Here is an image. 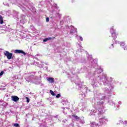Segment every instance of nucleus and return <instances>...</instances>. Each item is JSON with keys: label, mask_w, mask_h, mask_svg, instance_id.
I'll return each instance as SVG.
<instances>
[{"label": "nucleus", "mask_w": 127, "mask_h": 127, "mask_svg": "<svg viewBox=\"0 0 127 127\" xmlns=\"http://www.w3.org/2000/svg\"><path fill=\"white\" fill-rule=\"evenodd\" d=\"M26 102L27 103H29V101H30V100H29V98L28 97H26Z\"/></svg>", "instance_id": "nucleus-12"}, {"label": "nucleus", "mask_w": 127, "mask_h": 127, "mask_svg": "<svg viewBox=\"0 0 127 127\" xmlns=\"http://www.w3.org/2000/svg\"><path fill=\"white\" fill-rule=\"evenodd\" d=\"M111 45L113 46V48H114V45L112 44Z\"/></svg>", "instance_id": "nucleus-18"}, {"label": "nucleus", "mask_w": 127, "mask_h": 127, "mask_svg": "<svg viewBox=\"0 0 127 127\" xmlns=\"http://www.w3.org/2000/svg\"><path fill=\"white\" fill-rule=\"evenodd\" d=\"M50 93H51V95H52V96H56V94H55V93H54V92H53V91H52V90H51L50 91Z\"/></svg>", "instance_id": "nucleus-9"}, {"label": "nucleus", "mask_w": 127, "mask_h": 127, "mask_svg": "<svg viewBox=\"0 0 127 127\" xmlns=\"http://www.w3.org/2000/svg\"><path fill=\"white\" fill-rule=\"evenodd\" d=\"M121 46H125L126 45V44L124 42H122L120 43Z\"/></svg>", "instance_id": "nucleus-10"}, {"label": "nucleus", "mask_w": 127, "mask_h": 127, "mask_svg": "<svg viewBox=\"0 0 127 127\" xmlns=\"http://www.w3.org/2000/svg\"><path fill=\"white\" fill-rule=\"evenodd\" d=\"M46 20L47 22H48V21H49V18L47 17L46 19Z\"/></svg>", "instance_id": "nucleus-16"}, {"label": "nucleus", "mask_w": 127, "mask_h": 127, "mask_svg": "<svg viewBox=\"0 0 127 127\" xmlns=\"http://www.w3.org/2000/svg\"><path fill=\"white\" fill-rule=\"evenodd\" d=\"M124 50H125V51H127V46H126L124 47Z\"/></svg>", "instance_id": "nucleus-14"}, {"label": "nucleus", "mask_w": 127, "mask_h": 127, "mask_svg": "<svg viewBox=\"0 0 127 127\" xmlns=\"http://www.w3.org/2000/svg\"><path fill=\"white\" fill-rule=\"evenodd\" d=\"M74 1H75V0H72V2H74Z\"/></svg>", "instance_id": "nucleus-19"}, {"label": "nucleus", "mask_w": 127, "mask_h": 127, "mask_svg": "<svg viewBox=\"0 0 127 127\" xmlns=\"http://www.w3.org/2000/svg\"><path fill=\"white\" fill-rule=\"evenodd\" d=\"M14 52V53H18L23 54V55H26V53L21 50H15Z\"/></svg>", "instance_id": "nucleus-2"}, {"label": "nucleus", "mask_w": 127, "mask_h": 127, "mask_svg": "<svg viewBox=\"0 0 127 127\" xmlns=\"http://www.w3.org/2000/svg\"><path fill=\"white\" fill-rule=\"evenodd\" d=\"M49 82H50V83H54V78L52 77H49L48 78Z\"/></svg>", "instance_id": "nucleus-6"}, {"label": "nucleus", "mask_w": 127, "mask_h": 127, "mask_svg": "<svg viewBox=\"0 0 127 127\" xmlns=\"http://www.w3.org/2000/svg\"><path fill=\"white\" fill-rule=\"evenodd\" d=\"M3 73H4L3 71H1V73H0V76H2V75H3Z\"/></svg>", "instance_id": "nucleus-15"}, {"label": "nucleus", "mask_w": 127, "mask_h": 127, "mask_svg": "<svg viewBox=\"0 0 127 127\" xmlns=\"http://www.w3.org/2000/svg\"><path fill=\"white\" fill-rule=\"evenodd\" d=\"M13 127H19V124H17V123H15L13 125Z\"/></svg>", "instance_id": "nucleus-11"}, {"label": "nucleus", "mask_w": 127, "mask_h": 127, "mask_svg": "<svg viewBox=\"0 0 127 127\" xmlns=\"http://www.w3.org/2000/svg\"><path fill=\"white\" fill-rule=\"evenodd\" d=\"M11 100L13 102H18L19 101V98L15 95H13L11 96Z\"/></svg>", "instance_id": "nucleus-3"}, {"label": "nucleus", "mask_w": 127, "mask_h": 127, "mask_svg": "<svg viewBox=\"0 0 127 127\" xmlns=\"http://www.w3.org/2000/svg\"><path fill=\"white\" fill-rule=\"evenodd\" d=\"M60 96H61L60 94H59L57 95L56 98L57 99H59V98H60Z\"/></svg>", "instance_id": "nucleus-13"}, {"label": "nucleus", "mask_w": 127, "mask_h": 127, "mask_svg": "<svg viewBox=\"0 0 127 127\" xmlns=\"http://www.w3.org/2000/svg\"><path fill=\"white\" fill-rule=\"evenodd\" d=\"M112 34V37H113L114 39H116V38H117V34L116 32H114Z\"/></svg>", "instance_id": "nucleus-8"}, {"label": "nucleus", "mask_w": 127, "mask_h": 127, "mask_svg": "<svg viewBox=\"0 0 127 127\" xmlns=\"http://www.w3.org/2000/svg\"><path fill=\"white\" fill-rule=\"evenodd\" d=\"M79 38L81 41H83V38H82V37L80 36Z\"/></svg>", "instance_id": "nucleus-17"}, {"label": "nucleus", "mask_w": 127, "mask_h": 127, "mask_svg": "<svg viewBox=\"0 0 127 127\" xmlns=\"http://www.w3.org/2000/svg\"><path fill=\"white\" fill-rule=\"evenodd\" d=\"M32 75H30V77H31Z\"/></svg>", "instance_id": "nucleus-20"}, {"label": "nucleus", "mask_w": 127, "mask_h": 127, "mask_svg": "<svg viewBox=\"0 0 127 127\" xmlns=\"http://www.w3.org/2000/svg\"><path fill=\"white\" fill-rule=\"evenodd\" d=\"M2 23H3V18L2 16L0 15V24H2Z\"/></svg>", "instance_id": "nucleus-7"}, {"label": "nucleus", "mask_w": 127, "mask_h": 127, "mask_svg": "<svg viewBox=\"0 0 127 127\" xmlns=\"http://www.w3.org/2000/svg\"><path fill=\"white\" fill-rule=\"evenodd\" d=\"M51 39H55V37H49L48 38H45L43 40L44 42H47L49 40H51Z\"/></svg>", "instance_id": "nucleus-4"}, {"label": "nucleus", "mask_w": 127, "mask_h": 127, "mask_svg": "<svg viewBox=\"0 0 127 127\" xmlns=\"http://www.w3.org/2000/svg\"><path fill=\"white\" fill-rule=\"evenodd\" d=\"M71 116L73 118H74V119H75V120H76V121L81 120V119H80V117L77 116V115H75V114H72Z\"/></svg>", "instance_id": "nucleus-5"}, {"label": "nucleus", "mask_w": 127, "mask_h": 127, "mask_svg": "<svg viewBox=\"0 0 127 127\" xmlns=\"http://www.w3.org/2000/svg\"><path fill=\"white\" fill-rule=\"evenodd\" d=\"M4 55L7 57V59L10 60V59H12V53H9L8 51H5L4 53Z\"/></svg>", "instance_id": "nucleus-1"}]
</instances>
